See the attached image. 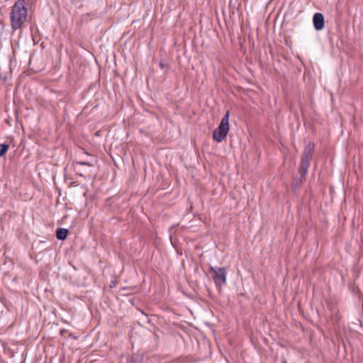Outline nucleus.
<instances>
[{
    "label": "nucleus",
    "instance_id": "1",
    "mask_svg": "<svg viewBox=\"0 0 363 363\" xmlns=\"http://www.w3.org/2000/svg\"><path fill=\"white\" fill-rule=\"evenodd\" d=\"M229 117L230 112L227 111L225 116L221 119L218 127L215 129L213 133V138L218 143L222 142L226 138L229 132Z\"/></svg>",
    "mask_w": 363,
    "mask_h": 363
},
{
    "label": "nucleus",
    "instance_id": "2",
    "mask_svg": "<svg viewBox=\"0 0 363 363\" xmlns=\"http://www.w3.org/2000/svg\"><path fill=\"white\" fill-rule=\"evenodd\" d=\"M315 145L313 143H308L304 148L301 156V169L306 172L310 166V162L313 157Z\"/></svg>",
    "mask_w": 363,
    "mask_h": 363
},
{
    "label": "nucleus",
    "instance_id": "3",
    "mask_svg": "<svg viewBox=\"0 0 363 363\" xmlns=\"http://www.w3.org/2000/svg\"><path fill=\"white\" fill-rule=\"evenodd\" d=\"M209 271L213 274V280L217 286H221L226 283L227 272L224 267L215 268L211 267Z\"/></svg>",
    "mask_w": 363,
    "mask_h": 363
},
{
    "label": "nucleus",
    "instance_id": "4",
    "mask_svg": "<svg viewBox=\"0 0 363 363\" xmlns=\"http://www.w3.org/2000/svg\"><path fill=\"white\" fill-rule=\"evenodd\" d=\"M10 18L11 28H13V30H16L17 29H19L22 26L27 16L21 14L10 13Z\"/></svg>",
    "mask_w": 363,
    "mask_h": 363
},
{
    "label": "nucleus",
    "instance_id": "5",
    "mask_svg": "<svg viewBox=\"0 0 363 363\" xmlns=\"http://www.w3.org/2000/svg\"><path fill=\"white\" fill-rule=\"evenodd\" d=\"M11 13L28 16V10L26 6L25 0H18L12 7Z\"/></svg>",
    "mask_w": 363,
    "mask_h": 363
},
{
    "label": "nucleus",
    "instance_id": "6",
    "mask_svg": "<svg viewBox=\"0 0 363 363\" xmlns=\"http://www.w3.org/2000/svg\"><path fill=\"white\" fill-rule=\"evenodd\" d=\"M314 28L320 30L324 28V17L320 13H315L313 18Z\"/></svg>",
    "mask_w": 363,
    "mask_h": 363
},
{
    "label": "nucleus",
    "instance_id": "7",
    "mask_svg": "<svg viewBox=\"0 0 363 363\" xmlns=\"http://www.w3.org/2000/svg\"><path fill=\"white\" fill-rule=\"evenodd\" d=\"M68 235V230L65 228H59L56 232V237L58 240H63L66 239Z\"/></svg>",
    "mask_w": 363,
    "mask_h": 363
},
{
    "label": "nucleus",
    "instance_id": "8",
    "mask_svg": "<svg viewBox=\"0 0 363 363\" xmlns=\"http://www.w3.org/2000/svg\"><path fill=\"white\" fill-rule=\"evenodd\" d=\"M9 149V145L7 143H0V157H4Z\"/></svg>",
    "mask_w": 363,
    "mask_h": 363
},
{
    "label": "nucleus",
    "instance_id": "9",
    "mask_svg": "<svg viewBox=\"0 0 363 363\" xmlns=\"http://www.w3.org/2000/svg\"><path fill=\"white\" fill-rule=\"evenodd\" d=\"M80 164H82V165H89V163L87 162H79Z\"/></svg>",
    "mask_w": 363,
    "mask_h": 363
},
{
    "label": "nucleus",
    "instance_id": "10",
    "mask_svg": "<svg viewBox=\"0 0 363 363\" xmlns=\"http://www.w3.org/2000/svg\"><path fill=\"white\" fill-rule=\"evenodd\" d=\"M43 352H45V345H42Z\"/></svg>",
    "mask_w": 363,
    "mask_h": 363
},
{
    "label": "nucleus",
    "instance_id": "11",
    "mask_svg": "<svg viewBox=\"0 0 363 363\" xmlns=\"http://www.w3.org/2000/svg\"><path fill=\"white\" fill-rule=\"evenodd\" d=\"M41 340H45V334H43V335H42Z\"/></svg>",
    "mask_w": 363,
    "mask_h": 363
},
{
    "label": "nucleus",
    "instance_id": "12",
    "mask_svg": "<svg viewBox=\"0 0 363 363\" xmlns=\"http://www.w3.org/2000/svg\"><path fill=\"white\" fill-rule=\"evenodd\" d=\"M131 363H134L133 362H132Z\"/></svg>",
    "mask_w": 363,
    "mask_h": 363
}]
</instances>
